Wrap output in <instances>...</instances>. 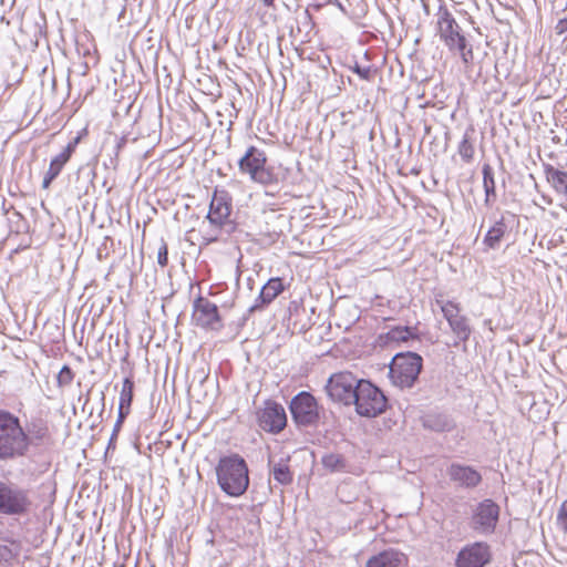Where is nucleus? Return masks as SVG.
<instances>
[{"label":"nucleus","mask_w":567,"mask_h":567,"mask_svg":"<svg viewBox=\"0 0 567 567\" xmlns=\"http://www.w3.org/2000/svg\"><path fill=\"white\" fill-rule=\"evenodd\" d=\"M30 440L18 416L0 410V461H12L27 455Z\"/></svg>","instance_id":"obj_1"},{"label":"nucleus","mask_w":567,"mask_h":567,"mask_svg":"<svg viewBox=\"0 0 567 567\" xmlns=\"http://www.w3.org/2000/svg\"><path fill=\"white\" fill-rule=\"evenodd\" d=\"M216 475L219 487L229 496H240L248 488V467L238 454L221 457L216 467Z\"/></svg>","instance_id":"obj_2"},{"label":"nucleus","mask_w":567,"mask_h":567,"mask_svg":"<svg viewBox=\"0 0 567 567\" xmlns=\"http://www.w3.org/2000/svg\"><path fill=\"white\" fill-rule=\"evenodd\" d=\"M436 19V29L441 41L450 51L457 52L464 64H471L474 59L472 47L467 43L461 27L446 6L439 7Z\"/></svg>","instance_id":"obj_3"},{"label":"nucleus","mask_w":567,"mask_h":567,"mask_svg":"<svg viewBox=\"0 0 567 567\" xmlns=\"http://www.w3.org/2000/svg\"><path fill=\"white\" fill-rule=\"evenodd\" d=\"M33 507L30 492L10 480H0V515L25 516Z\"/></svg>","instance_id":"obj_4"},{"label":"nucleus","mask_w":567,"mask_h":567,"mask_svg":"<svg viewBox=\"0 0 567 567\" xmlns=\"http://www.w3.org/2000/svg\"><path fill=\"white\" fill-rule=\"evenodd\" d=\"M423 359L414 352L398 353L393 357L389 377L401 389L412 388L422 370Z\"/></svg>","instance_id":"obj_5"},{"label":"nucleus","mask_w":567,"mask_h":567,"mask_svg":"<svg viewBox=\"0 0 567 567\" xmlns=\"http://www.w3.org/2000/svg\"><path fill=\"white\" fill-rule=\"evenodd\" d=\"M266 153L256 146H249L238 161L239 172L246 174L255 183L270 185L277 182L272 169L267 167Z\"/></svg>","instance_id":"obj_6"},{"label":"nucleus","mask_w":567,"mask_h":567,"mask_svg":"<svg viewBox=\"0 0 567 567\" xmlns=\"http://www.w3.org/2000/svg\"><path fill=\"white\" fill-rule=\"evenodd\" d=\"M355 411L361 416L374 417L385 411L386 398L383 392L370 381L363 380L352 401Z\"/></svg>","instance_id":"obj_7"},{"label":"nucleus","mask_w":567,"mask_h":567,"mask_svg":"<svg viewBox=\"0 0 567 567\" xmlns=\"http://www.w3.org/2000/svg\"><path fill=\"white\" fill-rule=\"evenodd\" d=\"M363 379H357L351 372L342 371L329 378L326 389L331 400L350 405Z\"/></svg>","instance_id":"obj_8"},{"label":"nucleus","mask_w":567,"mask_h":567,"mask_svg":"<svg viewBox=\"0 0 567 567\" xmlns=\"http://www.w3.org/2000/svg\"><path fill=\"white\" fill-rule=\"evenodd\" d=\"M499 518V506L492 499H484L476 505L471 518V527L482 535L495 532Z\"/></svg>","instance_id":"obj_9"},{"label":"nucleus","mask_w":567,"mask_h":567,"mask_svg":"<svg viewBox=\"0 0 567 567\" xmlns=\"http://www.w3.org/2000/svg\"><path fill=\"white\" fill-rule=\"evenodd\" d=\"M436 302L440 306L443 317L446 319L452 332L457 339L454 344L457 346L458 342L467 341L472 333V329L468 323V319L461 313L460 306L450 300H437Z\"/></svg>","instance_id":"obj_10"},{"label":"nucleus","mask_w":567,"mask_h":567,"mask_svg":"<svg viewBox=\"0 0 567 567\" xmlns=\"http://www.w3.org/2000/svg\"><path fill=\"white\" fill-rule=\"evenodd\" d=\"M290 412L299 425H312L319 419L317 401L308 392H300L291 400Z\"/></svg>","instance_id":"obj_11"},{"label":"nucleus","mask_w":567,"mask_h":567,"mask_svg":"<svg viewBox=\"0 0 567 567\" xmlns=\"http://www.w3.org/2000/svg\"><path fill=\"white\" fill-rule=\"evenodd\" d=\"M192 318L194 323L198 327L212 330L221 328L218 307L202 296L194 300Z\"/></svg>","instance_id":"obj_12"},{"label":"nucleus","mask_w":567,"mask_h":567,"mask_svg":"<svg viewBox=\"0 0 567 567\" xmlns=\"http://www.w3.org/2000/svg\"><path fill=\"white\" fill-rule=\"evenodd\" d=\"M492 558L491 548L484 542L463 547L455 559L456 567H485Z\"/></svg>","instance_id":"obj_13"},{"label":"nucleus","mask_w":567,"mask_h":567,"mask_svg":"<svg viewBox=\"0 0 567 567\" xmlns=\"http://www.w3.org/2000/svg\"><path fill=\"white\" fill-rule=\"evenodd\" d=\"M259 426L269 433L281 432L287 424V415L284 406L274 401H267L257 413Z\"/></svg>","instance_id":"obj_14"},{"label":"nucleus","mask_w":567,"mask_h":567,"mask_svg":"<svg viewBox=\"0 0 567 567\" xmlns=\"http://www.w3.org/2000/svg\"><path fill=\"white\" fill-rule=\"evenodd\" d=\"M447 474L452 482L461 487L474 488L482 482V475L472 466L451 464Z\"/></svg>","instance_id":"obj_15"},{"label":"nucleus","mask_w":567,"mask_h":567,"mask_svg":"<svg viewBox=\"0 0 567 567\" xmlns=\"http://www.w3.org/2000/svg\"><path fill=\"white\" fill-rule=\"evenodd\" d=\"M78 143L79 137L70 142L60 154L51 159L49 169L47 171L42 181L43 188H49L51 183L59 176L62 168L70 161L72 154L74 153Z\"/></svg>","instance_id":"obj_16"},{"label":"nucleus","mask_w":567,"mask_h":567,"mask_svg":"<svg viewBox=\"0 0 567 567\" xmlns=\"http://www.w3.org/2000/svg\"><path fill=\"white\" fill-rule=\"evenodd\" d=\"M229 215L230 205L226 199V194H218L215 192L209 205L208 214L206 216V219L209 220V225H229Z\"/></svg>","instance_id":"obj_17"},{"label":"nucleus","mask_w":567,"mask_h":567,"mask_svg":"<svg viewBox=\"0 0 567 567\" xmlns=\"http://www.w3.org/2000/svg\"><path fill=\"white\" fill-rule=\"evenodd\" d=\"M408 557L400 550L390 548L372 557L365 564V567H405Z\"/></svg>","instance_id":"obj_18"},{"label":"nucleus","mask_w":567,"mask_h":567,"mask_svg":"<svg viewBox=\"0 0 567 567\" xmlns=\"http://www.w3.org/2000/svg\"><path fill=\"white\" fill-rule=\"evenodd\" d=\"M284 290L281 278H270L261 288L255 303L249 308V312H254L269 305Z\"/></svg>","instance_id":"obj_19"},{"label":"nucleus","mask_w":567,"mask_h":567,"mask_svg":"<svg viewBox=\"0 0 567 567\" xmlns=\"http://www.w3.org/2000/svg\"><path fill=\"white\" fill-rule=\"evenodd\" d=\"M25 433L30 440V445H40L52 440L49 424L42 417H32L27 424Z\"/></svg>","instance_id":"obj_20"},{"label":"nucleus","mask_w":567,"mask_h":567,"mask_svg":"<svg viewBox=\"0 0 567 567\" xmlns=\"http://www.w3.org/2000/svg\"><path fill=\"white\" fill-rule=\"evenodd\" d=\"M290 456H281L278 460L269 458L270 473L276 482L289 485L293 481V474L289 468Z\"/></svg>","instance_id":"obj_21"},{"label":"nucleus","mask_w":567,"mask_h":567,"mask_svg":"<svg viewBox=\"0 0 567 567\" xmlns=\"http://www.w3.org/2000/svg\"><path fill=\"white\" fill-rule=\"evenodd\" d=\"M134 382L130 378H125L122 384L118 402V423L123 421L130 413L133 401Z\"/></svg>","instance_id":"obj_22"},{"label":"nucleus","mask_w":567,"mask_h":567,"mask_svg":"<svg viewBox=\"0 0 567 567\" xmlns=\"http://www.w3.org/2000/svg\"><path fill=\"white\" fill-rule=\"evenodd\" d=\"M547 181L551 184L557 193L567 194V172L557 169L550 165L545 167Z\"/></svg>","instance_id":"obj_23"},{"label":"nucleus","mask_w":567,"mask_h":567,"mask_svg":"<svg viewBox=\"0 0 567 567\" xmlns=\"http://www.w3.org/2000/svg\"><path fill=\"white\" fill-rule=\"evenodd\" d=\"M506 231L507 226L504 223V218H501L488 229L484 238V244L491 249L498 248Z\"/></svg>","instance_id":"obj_24"},{"label":"nucleus","mask_w":567,"mask_h":567,"mask_svg":"<svg viewBox=\"0 0 567 567\" xmlns=\"http://www.w3.org/2000/svg\"><path fill=\"white\" fill-rule=\"evenodd\" d=\"M482 173L483 187L485 192V204L491 206L496 197L494 172L489 164H484L482 167Z\"/></svg>","instance_id":"obj_25"},{"label":"nucleus","mask_w":567,"mask_h":567,"mask_svg":"<svg viewBox=\"0 0 567 567\" xmlns=\"http://www.w3.org/2000/svg\"><path fill=\"white\" fill-rule=\"evenodd\" d=\"M321 464L323 467L332 473L338 472H347L348 471V464L346 458L338 453H328L324 454L321 458Z\"/></svg>","instance_id":"obj_26"},{"label":"nucleus","mask_w":567,"mask_h":567,"mask_svg":"<svg viewBox=\"0 0 567 567\" xmlns=\"http://www.w3.org/2000/svg\"><path fill=\"white\" fill-rule=\"evenodd\" d=\"M21 544L18 540L6 539L0 543V561L10 563L20 555Z\"/></svg>","instance_id":"obj_27"},{"label":"nucleus","mask_w":567,"mask_h":567,"mask_svg":"<svg viewBox=\"0 0 567 567\" xmlns=\"http://www.w3.org/2000/svg\"><path fill=\"white\" fill-rule=\"evenodd\" d=\"M424 425L437 432L449 431L453 427L451 420L442 414L427 415Z\"/></svg>","instance_id":"obj_28"},{"label":"nucleus","mask_w":567,"mask_h":567,"mask_svg":"<svg viewBox=\"0 0 567 567\" xmlns=\"http://www.w3.org/2000/svg\"><path fill=\"white\" fill-rule=\"evenodd\" d=\"M226 225H209V220L204 221L202 226V237L205 245L214 243L219 239L223 228Z\"/></svg>","instance_id":"obj_29"},{"label":"nucleus","mask_w":567,"mask_h":567,"mask_svg":"<svg viewBox=\"0 0 567 567\" xmlns=\"http://www.w3.org/2000/svg\"><path fill=\"white\" fill-rule=\"evenodd\" d=\"M458 154L462 159L466 163L471 162L474 156V146L470 141V136L467 133L464 134L460 145H458Z\"/></svg>","instance_id":"obj_30"},{"label":"nucleus","mask_w":567,"mask_h":567,"mask_svg":"<svg viewBox=\"0 0 567 567\" xmlns=\"http://www.w3.org/2000/svg\"><path fill=\"white\" fill-rule=\"evenodd\" d=\"M74 379V373L69 365H63L58 374L56 382L58 385L63 388L68 386L72 383Z\"/></svg>","instance_id":"obj_31"},{"label":"nucleus","mask_w":567,"mask_h":567,"mask_svg":"<svg viewBox=\"0 0 567 567\" xmlns=\"http://www.w3.org/2000/svg\"><path fill=\"white\" fill-rule=\"evenodd\" d=\"M557 525L567 533V499H565L557 513Z\"/></svg>","instance_id":"obj_32"},{"label":"nucleus","mask_w":567,"mask_h":567,"mask_svg":"<svg viewBox=\"0 0 567 567\" xmlns=\"http://www.w3.org/2000/svg\"><path fill=\"white\" fill-rule=\"evenodd\" d=\"M157 262L161 267H165L168 262V248L167 244L162 240V244L157 251Z\"/></svg>","instance_id":"obj_33"},{"label":"nucleus","mask_w":567,"mask_h":567,"mask_svg":"<svg viewBox=\"0 0 567 567\" xmlns=\"http://www.w3.org/2000/svg\"><path fill=\"white\" fill-rule=\"evenodd\" d=\"M409 334H410V331H409L408 328H405V329H394V330H392L390 332V338L393 339V340L405 341V340H408Z\"/></svg>","instance_id":"obj_34"},{"label":"nucleus","mask_w":567,"mask_h":567,"mask_svg":"<svg viewBox=\"0 0 567 567\" xmlns=\"http://www.w3.org/2000/svg\"><path fill=\"white\" fill-rule=\"evenodd\" d=\"M555 32L558 35H563L567 32V19H560L555 25Z\"/></svg>","instance_id":"obj_35"},{"label":"nucleus","mask_w":567,"mask_h":567,"mask_svg":"<svg viewBox=\"0 0 567 567\" xmlns=\"http://www.w3.org/2000/svg\"><path fill=\"white\" fill-rule=\"evenodd\" d=\"M355 72L362 78V79H369L370 75V69H361L359 66L355 68Z\"/></svg>","instance_id":"obj_36"},{"label":"nucleus","mask_w":567,"mask_h":567,"mask_svg":"<svg viewBox=\"0 0 567 567\" xmlns=\"http://www.w3.org/2000/svg\"><path fill=\"white\" fill-rule=\"evenodd\" d=\"M266 7H271L275 0H261Z\"/></svg>","instance_id":"obj_37"},{"label":"nucleus","mask_w":567,"mask_h":567,"mask_svg":"<svg viewBox=\"0 0 567 567\" xmlns=\"http://www.w3.org/2000/svg\"><path fill=\"white\" fill-rule=\"evenodd\" d=\"M122 423V421L118 423V421L116 422V425L114 427V433L117 431V429L120 427V424Z\"/></svg>","instance_id":"obj_38"},{"label":"nucleus","mask_w":567,"mask_h":567,"mask_svg":"<svg viewBox=\"0 0 567 567\" xmlns=\"http://www.w3.org/2000/svg\"><path fill=\"white\" fill-rule=\"evenodd\" d=\"M122 423V421L118 423V421L116 422V425L114 427V433L117 431V429L120 427V424Z\"/></svg>","instance_id":"obj_39"},{"label":"nucleus","mask_w":567,"mask_h":567,"mask_svg":"<svg viewBox=\"0 0 567 567\" xmlns=\"http://www.w3.org/2000/svg\"><path fill=\"white\" fill-rule=\"evenodd\" d=\"M122 423V421L118 423V421L116 422V425L114 427V433L117 431V429L120 427V424Z\"/></svg>","instance_id":"obj_40"}]
</instances>
